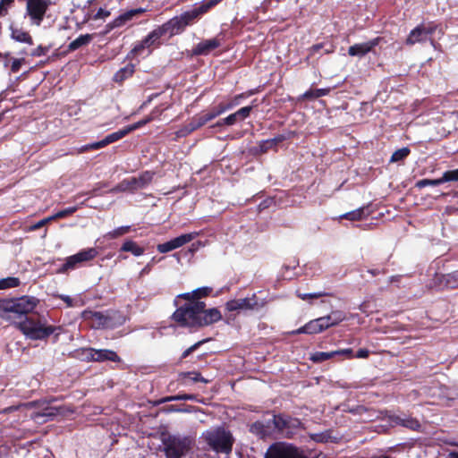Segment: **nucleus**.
Masks as SVG:
<instances>
[{
	"instance_id": "nucleus-28",
	"label": "nucleus",
	"mask_w": 458,
	"mask_h": 458,
	"mask_svg": "<svg viewBox=\"0 0 458 458\" xmlns=\"http://www.w3.org/2000/svg\"><path fill=\"white\" fill-rule=\"evenodd\" d=\"M91 39H92V35H90V34L81 35L76 39L72 41L69 44L68 47L70 50L74 51V50L80 48L81 47L88 45L91 41Z\"/></svg>"
},
{
	"instance_id": "nucleus-26",
	"label": "nucleus",
	"mask_w": 458,
	"mask_h": 458,
	"mask_svg": "<svg viewBox=\"0 0 458 458\" xmlns=\"http://www.w3.org/2000/svg\"><path fill=\"white\" fill-rule=\"evenodd\" d=\"M133 72H134V65L131 64H129L115 72V74L114 75V80L116 82H122L128 77L131 76L133 74Z\"/></svg>"
},
{
	"instance_id": "nucleus-6",
	"label": "nucleus",
	"mask_w": 458,
	"mask_h": 458,
	"mask_svg": "<svg viewBox=\"0 0 458 458\" xmlns=\"http://www.w3.org/2000/svg\"><path fill=\"white\" fill-rule=\"evenodd\" d=\"M164 445L165 458H182L191 450L193 440L188 437L170 436Z\"/></svg>"
},
{
	"instance_id": "nucleus-61",
	"label": "nucleus",
	"mask_w": 458,
	"mask_h": 458,
	"mask_svg": "<svg viewBox=\"0 0 458 458\" xmlns=\"http://www.w3.org/2000/svg\"><path fill=\"white\" fill-rule=\"evenodd\" d=\"M47 52V49L46 47H43L41 46H38L37 48H35L34 50H32V52L30 53L31 55L33 56H41V55H46Z\"/></svg>"
},
{
	"instance_id": "nucleus-47",
	"label": "nucleus",
	"mask_w": 458,
	"mask_h": 458,
	"mask_svg": "<svg viewBox=\"0 0 458 458\" xmlns=\"http://www.w3.org/2000/svg\"><path fill=\"white\" fill-rule=\"evenodd\" d=\"M327 295V293L323 292L318 293H301L300 292H297V296L301 298L303 301L309 300V299H317L322 296Z\"/></svg>"
},
{
	"instance_id": "nucleus-42",
	"label": "nucleus",
	"mask_w": 458,
	"mask_h": 458,
	"mask_svg": "<svg viewBox=\"0 0 458 458\" xmlns=\"http://www.w3.org/2000/svg\"><path fill=\"white\" fill-rule=\"evenodd\" d=\"M186 401V400H195V395L193 394H177L167 396L163 399V402H173V401Z\"/></svg>"
},
{
	"instance_id": "nucleus-14",
	"label": "nucleus",
	"mask_w": 458,
	"mask_h": 458,
	"mask_svg": "<svg viewBox=\"0 0 458 458\" xmlns=\"http://www.w3.org/2000/svg\"><path fill=\"white\" fill-rule=\"evenodd\" d=\"M85 358L89 361L103 362L106 360L119 362L121 360L117 353L108 349L87 348L83 350Z\"/></svg>"
},
{
	"instance_id": "nucleus-4",
	"label": "nucleus",
	"mask_w": 458,
	"mask_h": 458,
	"mask_svg": "<svg viewBox=\"0 0 458 458\" xmlns=\"http://www.w3.org/2000/svg\"><path fill=\"white\" fill-rule=\"evenodd\" d=\"M18 328L28 338L32 340H42L52 335L56 327L52 326H47L45 322L39 319H34L33 318L25 317L23 320L15 322Z\"/></svg>"
},
{
	"instance_id": "nucleus-56",
	"label": "nucleus",
	"mask_w": 458,
	"mask_h": 458,
	"mask_svg": "<svg viewBox=\"0 0 458 458\" xmlns=\"http://www.w3.org/2000/svg\"><path fill=\"white\" fill-rule=\"evenodd\" d=\"M218 1L219 0H209L208 2H205L199 7L200 13H206L208 9L216 5L218 3Z\"/></svg>"
},
{
	"instance_id": "nucleus-57",
	"label": "nucleus",
	"mask_w": 458,
	"mask_h": 458,
	"mask_svg": "<svg viewBox=\"0 0 458 458\" xmlns=\"http://www.w3.org/2000/svg\"><path fill=\"white\" fill-rule=\"evenodd\" d=\"M148 121H149V119L141 120L133 124L128 125L125 128H126L128 133H130V132L139 129L140 127L145 125Z\"/></svg>"
},
{
	"instance_id": "nucleus-29",
	"label": "nucleus",
	"mask_w": 458,
	"mask_h": 458,
	"mask_svg": "<svg viewBox=\"0 0 458 458\" xmlns=\"http://www.w3.org/2000/svg\"><path fill=\"white\" fill-rule=\"evenodd\" d=\"M128 133L126 128H123L117 131H114L113 133H110L108 135H106L105 138H104V140L106 142V145L107 146L108 144H111L113 142H115L121 139H123V137H125Z\"/></svg>"
},
{
	"instance_id": "nucleus-62",
	"label": "nucleus",
	"mask_w": 458,
	"mask_h": 458,
	"mask_svg": "<svg viewBox=\"0 0 458 458\" xmlns=\"http://www.w3.org/2000/svg\"><path fill=\"white\" fill-rule=\"evenodd\" d=\"M88 145H89V150H91V149H98V148H104V147L106 146L104 139L102 140H99V141H97V142H94V143H90V144H88Z\"/></svg>"
},
{
	"instance_id": "nucleus-63",
	"label": "nucleus",
	"mask_w": 458,
	"mask_h": 458,
	"mask_svg": "<svg viewBox=\"0 0 458 458\" xmlns=\"http://www.w3.org/2000/svg\"><path fill=\"white\" fill-rule=\"evenodd\" d=\"M334 352H336V355H347L348 357H352V350L351 348L347 349H342L337 351H333Z\"/></svg>"
},
{
	"instance_id": "nucleus-44",
	"label": "nucleus",
	"mask_w": 458,
	"mask_h": 458,
	"mask_svg": "<svg viewBox=\"0 0 458 458\" xmlns=\"http://www.w3.org/2000/svg\"><path fill=\"white\" fill-rule=\"evenodd\" d=\"M141 13L140 9H134V10L128 11V12L124 13L123 14L120 15L117 21H119V24L123 23V22L131 20L134 15H136L137 13Z\"/></svg>"
},
{
	"instance_id": "nucleus-51",
	"label": "nucleus",
	"mask_w": 458,
	"mask_h": 458,
	"mask_svg": "<svg viewBox=\"0 0 458 458\" xmlns=\"http://www.w3.org/2000/svg\"><path fill=\"white\" fill-rule=\"evenodd\" d=\"M13 3V0H0V15L4 16L7 13L9 6Z\"/></svg>"
},
{
	"instance_id": "nucleus-19",
	"label": "nucleus",
	"mask_w": 458,
	"mask_h": 458,
	"mask_svg": "<svg viewBox=\"0 0 458 458\" xmlns=\"http://www.w3.org/2000/svg\"><path fill=\"white\" fill-rule=\"evenodd\" d=\"M160 29L165 35L168 34L169 36H174L180 33L184 29V26L182 25L180 17L175 16L169 20L167 22L161 25Z\"/></svg>"
},
{
	"instance_id": "nucleus-13",
	"label": "nucleus",
	"mask_w": 458,
	"mask_h": 458,
	"mask_svg": "<svg viewBox=\"0 0 458 458\" xmlns=\"http://www.w3.org/2000/svg\"><path fill=\"white\" fill-rule=\"evenodd\" d=\"M437 25L434 24H420L417 26L410 32L408 38H406V44L414 45L416 43H422L429 39L431 44L434 45V40L431 39L429 36L432 35L437 30Z\"/></svg>"
},
{
	"instance_id": "nucleus-17",
	"label": "nucleus",
	"mask_w": 458,
	"mask_h": 458,
	"mask_svg": "<svg viewBox=\"0 0 458 458\" xmlns=\"http://www.w3.org/2000/svg\"><path fill=\"white\" fill-rule=\"evenodd\" d=\"M220 46L221 39L219 38L205 39L198 43L194 47L192 52L196 55H207Z\"/></svg>"
},
{
	"instance_id": "nucleus-41",
	"label": "nucleus",
	"mask_w": 458,
	"mask_h": 458,
	"mask_svg": "<svg viewBox=\"0 0 458 458\" xmlns=\"http://www.w3.org/2000/svg\"><path fill=\"white\" fill-rule=\"evenodd\" d=\"M440 184H442L440 178H438V179H422V180L418 181L416 182L415 186L419 189H422L426 186H437Z\"/></svg>"
},
{
	"instance_id": "nucleus-22",
	"label": "nucleus",
	"mask_w": 458,
	"mask_h": 458,
	"mask_svg": "<svg viewBox=\"0 0 458 458\" xmlns=\"http://www.w3.org/2000/svg\"><path fill=\"white\" fill-rule=\"evenodd\" d=\"M11 38L20 43L32 45L33 40L30 33L16 25L10 26Z\"/></svg>"
},
{
	"instance_id": "nucleus-45",
	"label": "nucleus",
	"mask_w": 458,
	"mask_h": 458,
	"mask_svg": "<svg viewBox=\"0 0 458 458\" xmlns=\"http://www.w3.org/2000/svg\"><path fill=\"white\" fill-rule=\"evenodd\" d=\"M227 110H230V106H226L225 105L220 104L214 110L208 112V114H209L211 120H213L214 118L222 114L223 113L226 112Z\"/></svg>"
},
{
	"instance_id": "nucleus-64",
	"label": "nucleus",
	"mask_w": 458,
	"mask_h": 458,
	"mask_svg": "<svg viewBox=\"0 0 458 458\" xmlns=\"http://www.w3.org/2000/svg\"><path fill=\"white\" fill-rule=\"evenodd\" d=\"M191 132L190 131L188 130L187 126H183L182 128H181L179 131H176V136L178 138H181V137H185L187 135H189Z\"/></svg>"
},
{
	"instance_id": "nucleus-18",
	"label": "nucleus",
	"mask_w": 458,
	"mask_h": 458,
	"mask_svg": "<svg viewBox=\"0 0 458 458\" xmlns=\"http://www.w3.org/2000/svg\"><path fill=\"white\" fill-rule=\"evenodd\" d=\"M165 36L160 27L157 28L153 31H151L140 43L136 45L132 50L131 54H140L145 47H149L154 45L158 39Z\"/></svg>"
},
{
	"instance_id": "nucleus-39",
	"label": "nucleus",
	"mask_w": 458,
	"mask_h": 458,
	"mask_svg": "<svg viewBox=\"0 0 458 458\" xmlns=\"http://www.w3.org/2000/svg\"><path fill=\"white\" fill-rule=\"evenodd\" d=\"M130 231V226L126 225V226H121V227H118L111 232H108L105 237L108 238V239H114V238H118L125 233H127L128 232Z\"/></svg>"
},
{
	"instance_id": "nucleus-27",
	"label": "nucleus",
	"mask_w": 458,
	"mask_h": 458,
	"mask_svg": "<svg viewBox=\"0 0 458 458\" xmlns=\"http://www.w3.org/2000/svg\"><path fill=\"white\" fill-rule=\"evenodd\" d=\"M199 235V233L192 232V233L182 234L178 237H175V238L172 239V241L174 242V247L176 249H178V248L183 246L184 244L191 242Z\"/></svg>"
},
{
	"instance_id": "nucleus-7",
	"label": "nucleus",
	"mask_w": 458,
	"mask_h": 458,
	"mask_svg": "<svg viewBox=\"0 0 458 458\" xmlns=\"http://www.w3.org/2000/svg\"><path fill=\"white\" fill-rule=\"evenodd\" d=\"M84 317L91 319L93 326L97 327L114 328L125 322V317L116 311L107 315L98 311H89L84 313Z\"/></svg>"
},
{
	"instance_id": "nucleus-9",
	"label": "nucleus",
	"mask_w": 458,
	"mask_h": 458,
	"mask_svg": "<svg viewBox=\"0 0 458 458\" xmlns=\"http://www.w3.org/2000/svg\"><path fill=\"white\" fill-rule=\"evenodd\" d=\"M265 458H307L302 451L286 443H275L267 449Z\"/></svg>"
},
{
	"instance_id": "nucleus-38",
	"label": "nucleus",
	"mask_w": 458,
	"mask_h": 458,
	"mask_svg": "<svg viewBox=\"0 0 458 458\" xmlns=\"http://www.w3.org/2000/svg\"><path fill=\"white\" fill-rule=\"evenodd\" d=\"M20 284L17 277H7L0 280V289H8L16 287Z\"/></svg>"
},
{
	"instance_id": "nucleus-43",
	"label": "nucleus",
	"mask_w": 458,
	"mask_h": 458,
	"mask_svg": "<svg viewBox=\"0 0 458 458\" xmlns=\"http://www.w3.org/2000/svg\"><path fill=\"white\" fill-rule=\"evenodd\" d=\"M283 140L282 137H276L274 139L267 140L260 144V148L262 151H267L268 148L276 146L278 142Z\"/></svg>"
},
{
	"instance_id": "nucleus-52",
	"label": "nucleus",
	"mask_w": 458,
	"mask_h": 458,
	"mask_svg": "<svg viewBox=\"0 0 458 458\" xmlns=\"http://www.w3.org/2000/svg\"><path fill=\"white\" fill-rule=\"evenodd\" d=\"M204 342L205 340L199 341L198 343L194 344L193 345L186 349L182 354V359H185L186 357H188L191 352L197 350Z\"/></svg>"
},
{
	"instance_id": "nucleus-46",
	"label": "nucleus",
	"mask_w": 458,
	"mask_h": 458,
	"mask_svg": "<svg viewBox=\"0 0 458 458\" xmlns=\"http://www.w3.org/2000/svg\"><path fill=\"white\" fill-rule=\"evenodd\" d=\"M157 249L160 253H166V252L175 250L176 248L174 247V242L172 240H170L166 242L158 244Z\"/></svg>"
},
{
	"instance_id": "nucleus-16",
	"label": "nucleus",
	"mask_w": 458,
	"mask_h": 458,
	"mask_svg": "<svg viewBox=\"0 0 458 458\" xmlns=\"http://www.w3.org/2000/svg\"><path fill=\"white\" fill-rule=\"evenodd\" d=\"M436 286L439 288L456 289L458 288V270L449 274L436 275L434 278Z\"/></svg>"
},
{
	"instance_id": "nucleus-23",
	"label": "nucleus",
	"mask_w": 458,
	"mask_h": 458,
	"mask_svg": "<svg viewBox=\"0 0 458 458\" xmlns=\"http://www.w3.org/2000/svg\"><path fill=\"white\" fill-rule=\"evenodd\" d=\"M307 324L308 327L306 329H308L310 335L318 334L328 328V324L325 322L323 317L310 320Z\"/></svg>"
},
{
	"instance_id": "nucleus-60",
	"label": "nucleus",
	"mask_w": 458,
	"mask_h": 458,
	"mask_svg": "<svg viewBox=\"0 0 458 458\" xmlns=\"http://www.w3.org/2000/svg\"><path fill=\"white\" fill-rule=\"evenodd\" d=\"M244 97L243 94L236 95L228 104H226V106H230V109L233 107L238 106L240 104V99Z\"/></svg>"
},
{
	"instance_id": "nucleus-54",
	"label": "nucleus",
	"mask_w": 458,
	"mask_h": 458,
	"mask_svg": "<svg viewBox=\"0 0 458 458\" xmlns=\"http://www.w3.org/2000/svg\"><path fill=\"white\" fill-rule=\"evenodd\" d=\"M239 121H241V120H240V117H238V114L236 112L229 114L227 117L224 118V123H226V125H228V126L233 125Z\"/></svg>"
},
{
	"instance_id": "nucleus-8",
	"label": "nucleus",
	"mask_w": 458,
	"mask_h": 458,
	"mask_svg": "<svg viewBox=\"0 0 458 458\" xmlns=\"http://www.w3.org/2000/svg\"><path fill=\"white\" fill-rule=\"evenodd\" d=\"M266 304L265 299H259L256 293H253L250 297L231 300L226 302L225 307L229 311L259 310Z\"/></svg>"
},
{
	"instance_id": "nucleus-53",
	"label": "nucleus",
	"mask_w": 458,
	"mask_h": 458,
	"mask_svg": "<svg viewBox=\"0 0 458 458\" xmlns=\"http://www.w3.org/2000/svg\"><path fill=\"white\" fill-rule=\"evenodd\" d=\"M194 118L198 122V124H199V127H202L208 122L211 121V118H210L208 113L194 116Z\"/></svg>"
},
{
	"instance_id": "nucleus-11",
	"label": "nucleus",
	"mask_w": 458,
	"mask_h": 458,
	"mask_svg": "<svg viewBox=\"0 0 458 458\" xmlns=\"http://www.w3.org/2000/svg\"><path fill=\"white\" fill-rule=\"evenodd\" d=\"M153 178L151 172H144L139 177H131L122 181L113 191H126L145 188Z\"/></svg>"
},
{
	"instance_id": "nucleus-55",
	"label": "nucleus",
	"mask_w": 458,
	"mask_h": 458,
	"mask_svg": "<svg viewBox=\"0 0 458 458\" xmlns=\"http://www.w3.org/2000/svg\"><path fill=\"white\" fill-rule=\"evenodd\" d=\"M218 1L219 0H209L208 2H205L199 7L200 13H206L208 9L216 5L218 3Z\"/></svg>"
},
{
	"instance_id": "nucleus-1",
	"label": "nucleus",
	"mask_w": 458,
	"mask_h": 458,
	"mask_svg": "<svg viewBox=\"0 0 458 458\" xmlns=\"http://www.w3.org/2000/svg\"><path fill=\"white\" fill-rule=\"evenodd\" d=\"M38 301L35 297L23 296L17 300H4L0 301V318L6 321L16 322L19 318L23 320L26 315L31 312Z\"/></svg>"
},
{
	"instance_id": "nucleus-30",
	"label": "nucleus",
	"mask_w": 458,
	"mask_h": 458,
	"mask_svg": "<svg viewBox=\"0 0 458 458\" xmlns=\"http://www.w3.org/2000/svg\"><path fill=\"white\" fill-rule=\"evenodd\" d=\"M98 252L95 248L82 250L77 253L78 259H80L81 262L92 260L98 256Z\"/></svg>"
},
{
	"instance_id": "nucleus-37",
	"label": "nucleus",
	"mask_w": 458,
	"mask_h": 458,
	"mask_svg": "<svg viewBox=\"0 0 458 458\" xmlns=\"http://www.w3.org/2000/svg\"><path fill=\"white\" fill-rule=\"evenodd\" d=\"M410 152L411 151L407 147L399 148L393 153V155L390 158V162L395 163V162L401 161V160L404 159L405 157H407L408 155L410 154Z\"/></svg>"
},
{
	"instance_id": "nucleus-5",
	"label": "nucleus",
	"mask_w": 458,
	"mask_h": 458,
	"mask_svg": "<svg viewBox=\"0 0 458 458\" xmlns=\"http://www.w3.org/2000/svg\"><path fill=\"white\" fill-rule=\"evenodd\" d=\"M51 401H38V402H30L24 404H21L18 407V409H26L30 410L35 407H38L39 411H32L30 414V417L35 420L36 422L41 423L46 422L57 415L64 414V408L61 406H50Z\"/></svg>"
},
{
	"instance_id": "nucleus-2",
	"label": "nucleus",
	"mask_w": 458,
	"mask_h": 458,
	"mask_svg": "<svg viewBox=\"0 0 458 458\" xmlns=\"http://www.w3.org/2000/svg\"><path fill=\"white\" fill-rule=\"evenodd\" d=\"M201 438L210 450L217 454H229L233 450L234 437L224 427L207 429L201 434Z\"/></svg>"
},
{
	"instance_id": "nucleus-21",
	"label": "nucleus",
	"mask_w": 458,
	"mask_h": 458,
	"mask_svg": "<svg viewBox=\"0 0 458 458\" xmlns=\"http://www.w3.org/2000/svg\"><path fill=\"white\" fill-rule=\"evenodd\" d=\"M390 418H393V421L403 427L411 428L412 430H420V423L416 419L407 416V415H392Z\"/></svg>"
},
{
	"instance_id": "nucleus-48",
	"label": "nucleus",
	"mask_w": 458,
	"mask_h": 458,
	"mask_svg": "<svg viewBox=\"0 0 458 458\" xmlns=\"http://www.w3.org/2000/svg\"><path fill=\"white\" fill-rule=\"evenodd\" d=\"M251 110H252V106H248L240 108L239 110L236 111V113L238 114V117H240V120H244L250 116Z\"/></svg>"
},
{
	"instance_id": "nucleus-59",
	"label": "nucleus",
	"mask_w": 458,
	"mask_h": 458,
	"mask_svg": "<svg viewBox=\"0 0 458 458\" xmlns=\"http://www.w3.org/2000/svg\"><path fill=\"white\" fill-rule=\"evenodd\" d=\"M179 298L187 300L190 302H191L192 300H196V297H194V294H193V291L191 293H181V294L177 295L176 299L174 300L175 305H177V299H179Z\"/></svg>"
},
{
	"instance_id": "nucleus-3",
	"label": "nucleus",
	"mask_w": 458,
	"mask_h": 458,
	"mask_svg": "<svg viewBox=\"0 0 458 458\" xmlns=\"http://www.w3.org/2000/svg\"><path fill=\"white\" fill-rule=\"evenodd\" d=\"M206 307L203 301L188 302L178 308L173 314V319L182 327H199V313Z\"/></svg>"
},
{
	"instance_id": "nucleus-40",
	"label": "nucleus",
	"mask_w": 458,
	"mask_h": 458,
	"mask_svg": "<svg viewBox=\"0 0 458 458\" xmlns=\"http://www.w3.org/2000/svg\"><path fill=\"white\" fill-rule=\"evenodd\" d=\"M440 180L441 183L458 181V168L445 172Z\"/></svg>"
},
{
	"instance_id": "nucleus-31",
	"label": "nucleus",
	"mask_w": 458,
	"mask_h": 458,
	"mask_svg": "<svg viewBox=\"0 0 458 458\" xmlns=\"http://www.w3.org/2000/svg\"><path fill=\"white\" fill-rule=\"evenodd\" d=\"M365 208H360L342 215L341 218H345L351 221L361 220L365 216Z\"/></svg>"
},
{
	"instance_id": "nucleus-33",
	"label": "nucleus",
	"mask_w": 458,
	"mask_h": 458,
	"mask_svg": "<svg viewBox=\"0 0 458 458\" xmlns=\"http://www.w3.org/2000/svg\"><path fill=\"white\" fill-rule=\"evenodd\" d=\"M336 356V352H317L313 353L310 360L314 362H322Z\"/></svg>"
},
{
	"instance_id": "nucleus-36",
	"label": "nucleus",
	"mask_w": 458,
	"mask_h": 458,
	"mask_svg": "<svg viewBox=\"0 0 458 458\" xmlns=\"http://www.w3.org/2000/svg\"><path fill=\"white\" fill-rule=\"evenodd\" d=\"M267 428H269V425L266 427L262 422L256 421L250 426V431L261 437H264L268 434Z\"/></svg>"
},
{
	"instance_id": "nucleus-25",
	"label": "nucleus",
	"mask_w": 458,
	"mask_h": 458,
	"mask_svg": "<svg viewBox=\"0 0 458 458\" xmlns=\"http://www.w3.org/2000/svg\"><path fill=\"white\" fill-rule=\"evenodd\" d=\"M121 250L131 252L136 257H139L144 253V249L131 240L125 241L121 247Z\"/></svg>"
},
{
	"instance_id": "nucleus-15",
	"label": "nucleus",
	"mask_w": 458,
	"mask_h": 458,
	"mask_svg": "<svg viewBox=\"0 0 458 458\" xmlns=\"http://www.w3.org/2000/svg\"><path fill=\"white\" fill-rule=\"evenodd\" d=\"M381 41V38H375L367 42L354 44L348 48V55L351 56L362 57L373 50Z\"/></svg>"
},
{
	"instance_id": "nucleus-10",
	"label": "nucleus",
	"mask_w": 458,
	"mask_h": 458,
	"mask_svg": "<svg viewBox=\"0 0 458 458\" xmlns=\"http://www.w3.org/2000/svg\"><path fill=\"white\" fill-rule=\"evenodd\" d=\"M50 4V0H27L26 15L29 16L31 25L40 26Z\"/></svg>"
},
{
	"instance_id": "nucleus-50",
	"label": "nucleus",
	"mask_w": 458,
	"mask_h": 458,
	"mask_svg": "<svg viewBox=\"0 0 458 458\" xmlns=\"http://www.w3.org/2000/svg\"><path fill=\"white\" fill-rule=\"evenodd\" d=\"M77 210V208L75 207H72V208H65L64 210H61L57 213L55 214V216L56 217V219L58 218H64L67 216H70L72 215V213H74L75 211Z\"/></svg>"
},
{
	"instance_id": "nucleus-34",
	"label": "nucleus",
	"mask_w": 458,
	"mask_h": 458,
	"mask_svg": "<svg viewBox=\"0 0 458 458\" xmlns=\"http://www.w3.org/2000/svg\"><path fill=\"white\" fill-rule=\"evenodd\" d=\"M80 263H82V262L80 260V259H78V255L76 253V254L70 256L66 259L65 263L63 265V267H61L60 270L62 272H64L69 269H73Z\"/></svg>"
},
{
	"instance_id": "nucleus-49",
	"label": "nucleus",
	"mask_w": 458,
	"mask_h": 458,
	"mask_svg": "<svg viewBox=\"0 0 458 458\" xmlns=\"http://www.w3.org/2000/svg\"><path fill=\"white\" fill-rule=\"evenodd\" d=\"M211 292V288L209 287H201V288H198L196 290L193 291V294H194V297H196V300L203 297V296H207L208 295V293Z\"/></svg>"
},
{
	"instance_id": "nucleus-12",
	"label": "nucleus",
	"mask_w": 458,
	"mask_h": 458,
	"mask_svg": "<svg viewBox=\"0 0 458 458\" xmlns=\"http://www.w3.org/2000/svg\"><path fill=\"white\" fill-rule=\"evenodd\" d=\"M271 422L275 428L286 437H291L293 430L301 426L300 420L284 415H274Z\"/></svg>"
},
{
	"instance_id": "nucleus-24",
	"label": "nucleus",
	"mask_w": 458,
	"mask_h": 458,
	"mask_svg": "<svg viewBox=\"0 0 458 458\" xmlns=\"http://www.w3.org/2000/svg\"><path fill=\"white\" fill-rule=\"evenodd\" d=\"M325 322L328 324V328L338 325L340 322L345 319V314L341 310H334L329 315L323 317Z\"/></svg>"
},
{
	"instance_id": "nucleus-35",
	"label": "nucleus",
	"mask_w": 458,
	"mask_h": 458,
	"mask_svg": "<svg viewBox=\"0 0 458 458\" xmlns=\"http://www.w3.org/2000/svg\"><path fill=\"white\" fill-rule=\"evenodd\" d=\"M180 377L182 379L189 378L192 382H203L206 384L208 382V379L202 377L200 373H199L197 371L183 372V373L180 374Z\"/></svg>"
},
{
	"instance_id": "nucleus-58",
	"label": "nucleus",
	"mask_w": 458,
	"mask_h": 458,
	"mask_svg": "<svg viewBox=\"0 0 458 458\" xmlns=\"http://www.w3.org/2000/svg\"><path fill=\"white\" fill-rule=\"evenodd\" d=\"M24 62L25 61L23 58L13 59L12 65H11V71L14 73L18 72L20 71L22 64H24Z\"/></svg>"
},
{
	"instance_id": "nucleus-20",
	"label": "nucleus",
	"mask_w": 458,
	"mask_h": 458,
	"mask_svg": "<svg viewBox=\"0 0 458 458\" xmlns=\"http://www.w3.org/2000/svg\"><path fill=\"white\" fill-rule=\"evenodd\" d=\"M222 318L220 311L216 309H203V311L199 313V327L208 326L212 323L217 322Z\"/></svg>"
},
{
	"instance_id": "nucleus-32",
	"label": "nucleus",
	"mask_w": 458,
	"mask_h": 458,
	"mask_svg": "<svg viewBox=\"0 0 458 458\" xmlns=\"http://www.w3.org/2000/svg\"><path fill=\"white\" fill-rule=\"evenodd\" d=\"M200 13L199 8L194 9L190 12H185L182 13L179 17L182 20V25L184 28L189 25L194 19H196Z\"/></svg>"
}]
</instances>
